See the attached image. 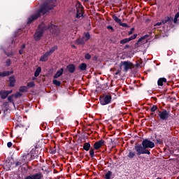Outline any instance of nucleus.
<instances>
[{
    "label": "nucleus",
    "instance_id": "obj_22",
    "mask_svg": "<svg viewBox=\"0 0 179 179\" xmlns=\"http://www.w3.org/2000/svg\"><path fill=\"white\" fill-rule=\"evenodd\" d=\"M113 177V172L111 171H108L107 173H105L104 178L105 179H111Z\"/></svg>",
    "mask_w": 179,
    "mask_h": 179
},
{
    "label": "nucleus",
    "instance_id": "obj_10",
    "mask_svg": "<svg viewBox=\"0 0 179 179\" xmlns=\"http://www.w3.org/2000/svg\"><path fill=\"white\" fill-rule=\"evenodd\" d=\"M43 178V173H37L35 174H30L24 178V179H41Z\"/></svg>",
    "mask_w": 179,
    "mask_h": 179
},
{
    "label": "nucleus",
    "instance_id": "obj_23",
    "mask_svg": "<svg viewBox=\"0 0 179 179\" xmlns=\"http://www.w3.org/2000/svg\"><path fill=\"white\" fill-rule=\"evenodd\" d=\"M90 143H85L83 145V150H86V152H89V150H90Z\"/></svg>",
    "mask_w": 179,
    "mask_h": 179
},
{
    "label": "nucleus",
    "instance_id": "obj_51",
    "mask_svg": "<svg viewBox=\"0 0 179 179\" xmlns=\"http://www.w3.org/2000/svg\"><path fill=\"white\" fill-rule=\"evenodd\" d=\"M120 73H121V69H118V70L115 72V75H120Z\"/></svg>",
    "mask_w": 179,
    "mask_h": 179
},
{
    "label": "nucleus",
    "instance_id": "obj_7",
    "mask_svg": "<svg viewBox=\"0 0 179 179\" xmlns=\"http://www.w3.org/2000/svg\"><path fill=\"white\" fill-rule=\"evenodd\" d=\"M112 99L113 97L111 96V95H105L102 98L99 99L101 106H107V104H110Z\"/></svg>",
    "mask_w": 179,
    "mask_h": 179
},
{
    "label": "nucleus",
    "instance_id": "obj_43",
    "mask_svg": "<svg viewBox=\"0 0 179 179\" xmlns=\"http://www.w3.org/2000/svg\"><path fill=\"white\" fill-rule=\"evenodd\" d=\"M8 101L10 102V103H12V101H13V95H10L8 97Z\"/></svg>",
    "mask_w": 179,
    "mask_h": 179
},
{
    "label": "nucleus",
    "instance_id": "obj_18",
    "mask_svg": "<svg viewBox=\"0 0 179 179\" xmlns=\"http://www.w3.org/2000/svg\"><path fill=\"white\" fill-rule=\"evenodd\" d=\"M85 43H86V41L83 37L76 40V44L77 45H85Z\"/></svg>",
    "mask_w": 179,
    "mask_h": 179
},
{
    "label": "nucleus",
    "instance_id": "obj_46",
    "mask_svg": "<svg viewBox=\"0 0 179 179\" xmlns=\"http://www.w3.org/2000/svg\"><path fill=\"white\" fill-rule=\"evenodd\" d=\"M120 24V26H122V27H129V26L127 23L120 22V24Z\"/></svg>",
    "mask_w": 179,
    "mask_h": 179
},
{
    "label": "nucleus",
    "instance_id": "obj_40",
    "mask_svg": "<svg viewBox=\"0 0 179 179\" xmlns=\"http://www.w3.org/2000/svg\"><path fill=\"white\" fill-rule=\"evenodd\" d=\"M55 50H58V46H57V45L53 46L52 48H51L50 51L52 54V52H54V51H55Z\"/></svg>",
    "mask_w": 179,
    "mask_h": 179
},
{
    "label": "nucleus",
    "instance_id": "obj_25",
    "mask_svg": "<svg viewBox=\"0 0 179 179\" xmlns=\"http://www.w3.org/2000/svg\"><path fill=\"white\" fill-rule=\"evenodd\" d=\"M9 75H10V71L0 72L1 78H5V76H9Z\"/></svg>",
    "mask_w": 179,
    "mask_h": 179
},
{
    "label": "nucleus",
    "instance_id": "obj_49",
    "mask_svg": "<svg viewBox=\"0 0 179 179\" xmlns=\"http://www.w3.org/2000/svg\"><path fill=\"white\" fill-rule=\"evenodd\" d=\"M12 145H13V143H12V142H8V143H7L8 148H12Z\"/></svg>",
    "mask_w": 179,
    "mask_h": 179
},
{
    "label": "nucleus",
    "instance_id": "obj_2",
    "mask_svg": "<svg viewBox=\"0 0 179 179\" xmlns=\"http://www.w3.org/2000/svg\"><path fill=\"white\" fill-rule=\"evenodd\" d=\"M47 30H50L52 34H55V36L58 35V27H57V25H55L51 22L48 25H45L44 22H41L39 24L38 29L34 34L35 41H40L41 37H43V35L44 34V31H47Z\"/></svg>",
    "mask_w": 179,
    "mask_h": 179
},
{
    "label": "nucleus",
    "instance_id": "obj_17",
    "mask_svg": "<svg viewBox=\"0 0 179 179\" xmlns=\"http://www.w3.org/2000/svg\"><path fill=\"white\" fill-rule=\"evenodd\" d=\"M64 73V69H60L58 70L56 73L54 75L53 78L54 79H58L62 74Z\"/></svg>",
    "mask_w": 179,
    "mask_h": 179
},
{
    "label": "nucleus",
    "instance_id": "obj_5",
    "mask_svg": "<svg viewBox=\"0 0 179 179\" xmlns=\"http://www.w3.org/2000/svg\"><path fill=\"white\" fill-rule=\"evenodd\" d=\"M76 17L79 19L80 17H82L83 16V10L84 8L83 6H82V3H80L79 1H77L76 3Z\"/></svg>",
    "mask_w": 179,
    "mask_h": 179
},
{
    "label": "nucleus",
    "instance_id": "obj_50",
    "mask_svg": "<svg viewBox=\"0 0 179 179\" xmlns=\"http://www.w3.org/2000/svg\"><path fill=\"white\" fill-rule=\"evenodd\" d=\"M15 96V97H20V96H22V94L20 92H17Z\"/></svg>",
    "mask_w": 179,
    "mask_h": 179
},
{
    "label": "nucleus",
    "instance_id": "obj_27",
    "mask_svg": "<svg viewBox=\"0 0 179 179\" xmlns=\"http://www.w3.org/2000/svg\"><path fill=\"white\" fill-rule=\"evenodd\" d=\"M9 80H10L9 86L10 87H13V86H15V78L14 77H10Z\"/></svg>",
    "mask_w": 179,
    "mask_h": 179
},
{
    "label": "nucleus",
    "instance_id": "obj_32",
    "mask_svg": "<svg viewBox=\"0 0 179 179\" xmlns=\"http://www.w3.org/2000/svg\"><path fill=\"white\" fill-rule=\"evenodd\" d=\"M157 110H158V108H157V106L156 105H153L150 108L151 113H155V111H157Z\"/></svg>",
    "mask_w": 179,
    "mask_h": 179
},
{
    "label": "nucleus",
    "instance_id": "obj_12",
    "mask_svg": "<svg viewBox=\"0 0 179 179\" xmlns=\"http://www.w3.org/2000/svg\"><path fill=\"white\" fill-rule=\"evenodd\" d=\"M22 160H24V162H31V160H33L31 155L30 154V152H24L22 155Z\"/></svg>",
    "mask_w": 179,
    "mask_h": 179
},
{
    "label": "nucleus",
    "instance_id": "obj_45",
    "mask_svg": "<svg viewBox=\"0 0 179 179\" xmlns=\"http://www.w3.org/2000/svg\"><path fill=\"white\" fill-rule=\"evenodd\" d=\"M45 56L46 57H50V55H52V53L49 50V51H47L45 53Z\"/></svg>",
    "mask_w": 179,
    "mask_h": 179
},
{
    "label": "nucleus",
    "instance_id": "obj_57",
    "mask_svg": "<svg viewBox=\"0 0 179 179\" xmlns=\"http://www.w3.org/2000/svg\"><path fill=\"white\" fill-rule=\"evenodd\" d=\"M124 48V50L129 48V45H126Z\"/></svg>",
    "mask_w": 179,
    "mask_h": 179
},
{
    "label": "nucleus",
    "instance_id": "obj_56",
    "mask_svg": "<svg viewBox=\"0 0 179 179\" xmlns=\"http://www.w3.org/2000/svg\"><path fill=\"white\" fill-rule=\"evenodd\" d=\"M162 22H157L155 24V26H161Z\"/></svg>",
    "mask_w": 179,
    "mask_h": 179
},
{
    "label": "nucleus",
    "instance_id": "obj_30",
    "mask_svg": "<svg viewBox=\"0 0 179 179\" xmlns=\"http://www.w3.org/2000/svg\"><path fill=\"white\" fill-rule=\"evenodd\" d=\"M101 89H102V90H107V89H108V83L101 85Z\"/></svg>",
    "mask_w": 179,
    "mask_h": 179
},
{
    "label": "nucleus",
    "instance_id": "obj_13",
    "mask_svg": "<svg viewBox=\"0 0 179 179\" xmlns=\"http://www.w3.org/2000/svg\"><path fill=\"white\" fill-rule=\"evenodd\" d=\"M12 90H1L0 91V97L2 99H6V97H8V96H9V94H10V93H12Z\"/></svg>",
    "mask_w": 179,
    "mask_h": 179
},
{
    "label": "nucleus",
    "instance_id": "obj_62",
    "mask_svg": "<svg viewBox=\"0 0 179 179\" xmlns=\"http://www.w3.org/2000/svg\"><path fill=\"white\" fill-rule=\"evenodd\" d=\"M6 111H8V110H5L4 113H6Z\"/></svg>",
    "mask_w": 179,
    "mask_h": 179
},
{
    "label": "nucleus",
    "instance_id": "obj_38",
    "mask_svg": "<svg viewBox=\"0 0 179 179\" xmlns=\"http://www.w3.org/2000/svg\"><path fill=\"white\" fill-rule=\"evenodd\" d=\"M34 86H35L34 82H29L27 83L28 87H34Z\"/></svg>",
    "mask_w": 179,
    "mask_h": 179
},
{
    "label": "nucleus",
    "instance_id": "obj_6",
    "mask_svg": "<svg viewBox=\"0 0 179 179\" xmlns=\"http://www.w3.org/2000/svg\"><path fill=\"white\" fill-rule=\"evenodd\" d=\"M141 146L144 148V149H153V148H155V143L148 138H145L142 141Z\"/></svg>",
    "mask_w": 179,
    "mask_h": 179
},
{
    "label": "nucleus",
    "instance_id": "obj_41",
    "mask_svg": "<svg viewBox=\"0 0 179 179\" xmlns=\"http://www.w3.org/2000/svg\"><path fill=\"white\" fill-rule=\"evenodd\" d=\"M156 143H157L158 145H163V140L160 138H157Z\"/></svg>",
    "mask_w": 179,
    "mask_h": 179
},
{
    "label": "nucleus",
    "instance_id": "obj_55",
    "mask_svg": "<svg viewBox=\"0 0 179 179\" xmlns=\"http://www.w3.org/2000/svg\"><path fill=\"white\" fill-rule=\"evenodd\" d=\"M19 54H20V55H22V54H23V49H20V50H19Z\"/></svg>",
    "mask_w": 179,
    "mask_h": 179
},
{
    "label": "nucleus",
    "instance_id": "obj_19",
    "mask_svg": "<svg viewBox=\"0 0 179 179\" xmlns=\"http://www.w3.org/2000/svg\"><path fill=\"white\" fill-rule=\"evenodd\" d=\"M78 69H79L81 72H83V71H86V69H87V64H86V63H81V64H79V66H78Z\"/></svg>",
    "mask_w": 179,
    "mask_h": 179
},
{
    "label": "nucleus",
    "instance_id": "obj_16",
    "mask_svg": "<svg viewBox=\"0 0 179 179\" xmlns=\"http://www.w3.org/2000/svg\"><path fill=\"white\" fill-rule=\"evenodd\" d=\"M166 83H167V79L166 78H160L157 80L158 86H163Z\"/></svg>",
    "mask_w": 179,
    "mask_h": 179
},
{
    "label": "nucleus",
    "instance_id": "obj_21",
    "mask_svg": "<svg viewBox=\"0 0 179 179\" xmlns=\"http://www.w3.org/2000/svg\"><path fill=\"white\" fill-rule=\"evenodd\" d=\"M148 37H149V35L146 34L143 36H141L136 43L135 46L136 47H139V43L142 42L143 40H145V38H148Z\"/></svg>",
    "mask_w": 179,
    "mask_h": 179
},
{
    "label": "nucleus",
    "instance_id": "obj_33",
    "mask_svg": "<svg viewBox=\"0 0 179 179\" xmlns=\"http://www.w3.org/2000/svg\"><path fill=\"white\" fill-rule=\"evenodd\" d=\"M52 83L55 85V86H61V81H58L57 80H53Z\"/></svg>",
    "mask_w": 179,
    "mask_h": 179
},
{
    "label": "nucleus",
    "instance_id": "obj_61",
    "mask_svg": "<svg viewBox=\"0 0 179 179\" xmlns=\"http://www.w3.org/2000/svg\"><path fill=\"white\" fill-rule=\"evenodd\" d=\"M113 43H117V42H115H115H113Z\"/></svg>",
    "mask_w": 179,
    "mask_h": 179
},
{
    "label": "nucleus",
    "instance_id": "obj_42",
    "mask_svg": "<svg viewBox=\"0 0 179 179\" xmlns=\"http://www.w3.org/2000/svg\"><path fill=\"white\" fill-rule=\"evenodd\" d=\"M85 59H90L92 58V55H90V54H89V53H87L85 55Z\"/></svg>",
    "mask_w": 179,
    "mask_h": 179
},
{
    "label": "nucleus",
    "instance_id": "obj_52",
    "mask_svg": "<svg viewBox=\"0 0 179 179\" xmlns=\"http://www.w3.org/2000/svg\"><path fill=\"white\" fill-rule=\"evenodd\" d=\"M20 165H22V162H17L15 163V167H17V166H20Z\"/></svg>",
    "mask_w": 179,
    "mask_h": 179
},
{
    "label": "nucleus",
    "instance_id": "obj_11",
    "mask_svg": "<svg viewBox=\"0 0 179 179\" xmlns=\"http://www.w3.org/2000/svg\"><path fill=\"white\" fill-rule=\"evenodd\" d=\"M138 37V34H135L129 38H126L120 41V44H127V43H129V41H132V40H135Z\"/></svg>",
    "mask_w": 179,
    "mask_h": 179
},
{
    "label": "nucleus",
    "instance_id": "obj_37",
    "mask_svg": "<svg viewBox=\"0 0 179 179\" xmlns=\"http://www.w3.org/2000/svg\"><path fill=\"white\" fill-rule=\"evenodd\" d=\"M167 22H170V17L167 16L164 20H162L163 24H166Z\"/></svg>",
    "mask_w": 179,
    "mask_h": 179
},
{
    "label": "nucleus",
    "instance_id": "obj_36",
    "mask_svg": "<svg viewBox=\"0 0 179 179\" xmlns=\"http://www.w3.org/2000/svg\"><path fill=\"white\" fill-rule=\"evenodd\" d=\"M15 128H24V131H27V127H24V125L20 124H17Z\"/></svg>",
    "mask_w": 179,
    "mask_h": 179
},
{
    "label": "nucleus",
    "instance_id": "obj_26",
    "mask_svg": "<svg viewBox=\"0 0 179 179\" xmlns=\"http://www.w3.org/2000/svg\"><path fill=\"white\" fill-rule=\"evenodd\" d=\"M83 38H84L85 41H89L90 40V34L89 32L85 33Z\"/></svg>",
    "mask_w": 179,
    "mask_h": 179
},
{
    "label": "nucleus",
    "instance_id": "obj_24",
    "mask_svg": "<svg viewBox=\"0 0 179 179\" xmlns=\"http://www.w3.org/2000/svg\"><path fill=\"white\" fill-rule=\"evenodd\" d=\"M40 73H41V67L38 66L34 73L35 78H37L38 76H39Z\"/></svg>",
    "mask_w": 179,
    "mask_h": 179
},
{
    "label": "nucleus",
    "instance_id": "obj_63",
    "mask_svg": "<svg viewBox=\"0 0 179 179\" xmlns=\"http://www.w3.org/2000/svg\"><path fill=\"white\" fill-rule=\"evenodd\" d=\"M176 179H179V177H178Z\"/></svg>",
    "mask_w": 179,
    "mask_h": 179
},
{
    "label": "nucleus",
    "instance_id": "obj_44",
    "mask_svg": "<svg viewBox=\"0 0 179 179\" xmlns=\"http://www.w3.org/2000/svg\"><path fill=\"white\" fill-rule=\"evenodd\" d=\"M134 31H135V28H131V30L129 31L128 35L131 36V34H133Z\"/></svg>",
    "mask_w": 179,
    "mask_h": 179
},
{
    "label": "nucleus",
    "instance_id": "obj_3",
    "mask_svg": "<svg viewBox=\"0 0 179 179\" xmlns=\"http://www.w3.org/2000/svg\"><path fill=\"white\" fill-rule=\"evenodd\" d=\"M134 149L137 156H141V155H150V151L148 148H144L142 145H136Z\"/></svg>",
    "mask_w": 179,
    "mask_h": 179
},
{
    "label": "nucleus",
    "instance_id": "obj_1",
    "mask_svg": "<svg viewBox=\"0 0 179 179\" xmlns=\"http://www.w3.org/2000/svg\"><path fill=\"white\" fill-rule=\"evenodd\" d=\"M57 0H46L45 3L40 6L39 9L36 14L30 15L28 18L27 24H31L34 20H37L41 15H44L46 12H49L54 9L56 6Z\"/></svg>",
    "mask_w": 179,
    "mask_h": 179
},
{
    "label": "nucleus",
    "instance_id": "obj_64",
    "mask_svg": "<svg viewBox=\"0 0 179 179\" xmlns=\"http://www.w3.org/2000/svg\"><path fill=\"white\" fill-rule=\"evenodd\" d=\"M178 11H179V7H178Z\"/></svg>",
    "mask_w": 179,
    "mask_h": 179
},
{
    "label": "nucleus",
    "instance_id": "obj_58",
    "mask_svg": "<svg viewBox=\"0 0 179 179\" xmlns=\"http://www.w3.org/2000/svg\"><path fill=\"white\" fill-rule=\"evenodd\" d=\"M150 116L152 117V118H153V117H155V113H150Z\"/></svg>",
    "mask_w": 179,
    "mask_h": 179
},
{
    "label": "nucleus",
    "instance_id": "obj_48",
    "mask_svg": "<svg viewBox=\"0 0 179 179\" xmlns=\"http://www.w3.org/2000/svg\"><path fill=\"white\" fill-rule=\"evenodd\" d=\"M59 120H64V117L59 116L56 118V122H57V121H59Z\"/></svg>",
    "mask_w": 179,
    "mask_h": 179
},
{
    "label": "nucleus",
    "instance_id": "obj_9",
    "mask_svg": "<svg viewBox=\"0 0 179 179\" xmlns=\"http://www.w3.org/2000/svg\"><path fill=\"white\" fill-rule=\"evenodd\" d=\"M101 146H106V141L103 139L99 140L94 143V149L99 150Z\"/></svg>",
    "mask_w": 179,
    "mask_h": 179
},
{
    "label": "nucleus",
    "instance_id": "obj_54",
    "mask_svg": "<svg viewBox=\"0 0 179 179\" xmlns=\"http://www.w3.org/2000/svg\"><path fill=\"white\" fill-rule=\"evenodd\" d=\"M50 153H51L52 155H55V153H57V150H52L50 152Z\"/></svg>",
    "mask_w": 179,
    "mask_h": 179
},
{
    "label": "nucleus",
    "instance_id": "obj_4",
    "mask_svg": "<svg viewBox=\"0 0 179 179\" xmlns=\"http://www.w3.org/2000/svg\"><path fill=\"white\" fill-rule=\"evenodd\" d=\"M170 117V112L167 110L164 109L161 111H159L157 118L159 121H167Z\"/></svg>",
    "mask_w": 179,
    "mask_h": 179
},
{
    "label": "nucleus",
    "instance_id": "obj_20",
    "mask_svg": "<svg viewBox=\"0 0 179 179\" xmlns=\"http://www.w3.org/2000/svg\"><path fill=\"white\" fill-rule=\"evenodd\" d=\"M127 157L132 160L134 157H136V153L131 150H129V153L127 155Z\"/></svg>",
    "mask_w": 179,
    "mask_h": 179
},
{
    "label": "nucleus",
    "instance_id": "obj_53",
    "mask_svg": "<svg viewBox=\"0 0 179 179\" xmlns=\"http://www.w3.org/2000/svg\"><path fill=\"white\" fill-rule=\"evenodd\" d=\"M24 48H26V44H22L21 45V50H24Z\"/></svg>",
    "mask_w": 179,
    "mask_h": 179
},
{
    "label": "nucleus",
    "instance_id": "obj_15",
    "mask_svg": "<svg viewBox=\"0 0 179 179\" xmlns=\"http://www.w3.org/2000/svg\"><path fill=\"white\" fill-rule=\"evenodd\" d=\"M29 153L31 154L32 160H34V159H38V151H37V148H33Z\"/></svg>",
    "mask_w": 179,
    "mask_h": 179
},
{
    "label": "nucleus",
    "instance_id": "obj_39",
    "mask_svg": "<svg viewBox=\"0 0 179 179\" xmlns=\"http://www.w3.org/2000/svg\"><path fill=\"white\" fill-rule=\"evenodd\" d=\"M10 64H12V61L10 60V59H8L6 61V66H10Z\"/></svg>",
    "mask_w": 179,
    "mask_h": 179
},
{
    "label": "nucleus",
    "instance_id": "obj_60",
    "mask_svg": "<svg viewBox=\"0 0 179 179\" xmlns=\"http://www.w3.org/2000/svg\"><path fill=\"white\" fill-rule=\"evenodd\" d=\"M83 2H88L89 0H82Z\"/></svg>",
    "mask_w": 179,
    "mask_h": 179
},
{
    "label": "nucleus",
    "instance_id": "obj_31",
    "mask_svg": "<svg viewBox=\"0 0 179 179\" xmlns=\"http://www.w3.org/2000/svg\"><path fill=\"white\" fill-rule=\"evenodd\" d=\"M20 92H21V93H25L26 92H27V87L26 86L21 87L20 88Z\"/></svg>",
    "mask_w": 179,
    "mask_h": 179
},
{
    "label": "nucleus",
    "instance_id": "obj_47",
    "mask_svg": "<svg viewBox=\"0 0 179 179\" xmlns=\"http://www.w3.org/2000/svg\"><path fill=\"white\" fill-rule=\"evenodd\" d=\"M107 29H108V30H112V31H114V28H113V26H111V25H108V26L107 27Z\"/></svg>",
    "mask_w": 179,
    "mask_h": 179
},
{
    "label": "nucleus",
    "instance_id": "obj_35",
    "mask_svg": "<svg viewBox=\"0 0 179 179\" xmlns=\"http://www.w3.org/2000/svg\"><path fill=\"white\" fill-rule=\"evenodd\" d=\"M90 156L92 157V159H93V157H94V150L93 148H92L91 150H90Z\"/></svg>",
    "mask_w": 179,
    "mask_h": 179
},
{
    "label": "nucleus",
    "instance_id": "obj_29",
    "mask_svg": "<svg viewBox=\"0 0 179 179\" xmlns=\"http://www.w3.org/2000/svg\"><path fill=\"white\" fill-rule=\"evenodd\" d=\"M113 19L115 20V22L116 23H118L119 24H120L121 23V19L118 18V17H117L115 15H113L112 16Z\"/></svg>",
    "mask_w": 179,
    "mask_h": 179
},
{
    "label": "nucleus",
    "instance_id": "obj_34",
    "mask_svg": "<svg viewBox=\"0 0 179 179\" xmlns=\"http://www.w3.org/2000/svg\"><path fill=\"white\" fill-rule=\"evenodd\" d=\"M178 17H179V12H178V13L175 15V17H174V19H173V22H174V23H177V22H178Z\"/></svg>",
    "mask_w": 179,
    "mask_h": 179
},
{
    "label": "nucleus",
    "instance_id": "obj_59",
    "mask_svg": "<svg viewBox=\"0 0 179 179\" xmlns=\"http://www.w3.org/2000/svg\"><path fill=\"white\" fill-rule=\"evenodd\" d=\"M71 48L76 49V46L75 45H71Z\"/></svg>",
    "mask_w": 179,
    "mask_h": 179
},
{
    "label": "nucleus",
    "instance_id": "obj_14",
    "mask_svg": "<svg viewBox=\"0 0 179 179\" xmlns=\"http://www.w3.org/2000/svg\"><path fill=\"white\" fill-rule=\"evenodd\" d=\"M66 69L69 73H74L76 69V66L73 64H69L66 66Z\"/></svg>",
    "mask_w": 179,
    "mask_h": 179
},
{
    "label": "nucleus",
    "instance_id": "obj_8",
    "mask_svg": "<svg viewBox=\"0 0 179 179\" xmlns=\"http://www.w3.org/2000/svg\"><path fill=\"white\" fill-rule=\"evenodd\" d=\"M120 66H123L124 72H128V71H129V69H131L132 66H134V64L129 61H124L121 62Z\"/></svg>",
    "mask_w": 179,
    "mask_h": 179
},
{
    "label": "nucleus",
    "instance_id": "obj_28",
    "mask_svg": "<svg viewBox=\"0 0 179 179\" xmlns=\"http://www.w3.org/2000/svg\"><path fill=\"white\" fill-rule=\"evenodd\" d=\"M40 61L41 62H47V61H48V56H46L45 54L43 55H42L41 57H40Z\"/></svg>",
    "mask_w": 179,
    "mask_h": 179
}]
</instances>
